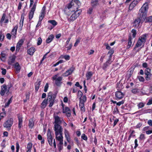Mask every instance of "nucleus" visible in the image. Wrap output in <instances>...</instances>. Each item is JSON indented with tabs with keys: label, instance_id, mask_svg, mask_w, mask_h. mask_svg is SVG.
<instances>
[{
	"label": "nucleus",
	"instance_id": "nucleus-37",
	"mask_svg": "<svg viewBox=\"0 0 152 152\" xmlns=\"http://www.w3.org/2000/svg\"><path fill=\"white\" fill-rule=\"evenodd\" d=\"M34 126V122L33 120L31 119L29 121V126L30 128H32Z\"/></svg>",
	"mask_w": 152,
	"mask_h": 152
},
{
	"label": "nucleus",
	"instance_id": "nucleus-4",
	"mask_svg": "<svg viewBox=\"0 0 152 152\" xmlns=\"http://www.w3.org/2000/svg\"><path fill=\"white\" fill-rule=\"evenodd\" d=\"M146 39V36L145 35H143L140 37L134 48V50H135L136 48L140 47L142 44H144L145 42Z\"/></svg>",
	"mask_w": 152,
	"mask_h": 152
},
{
	"label": "nucleus",
	"instance_id": "nucleus-34",
	"mask_svg": "<svg viewBox=\"0 0 152 152\" xmlns=\"http://www.w3.org/2000/svg\"><path fill=\"white\" fill-rule=\"evenodd\" d=\"M47 101L46 99H45L41 104V107L42 108H45L47 105Z\"/></svg>",
	"mask_w": 152,
	"mask_h": 152
},
{
	"label": "nucleus",
	"instance_id": "nucleus-5",
	"mask_svg": "<svg viewBox=\"0 0 152 152\" xmlns=\"http://www.w3.org/2000/svg\"><path fill=\"white\" fill-rule=\"evenodd\" d=\"M86 101V96H83L82 98H80L79 107L80 110L82 112L85 111V108L84 107L85 102Z\"/></svg>",
	"mask_w": 152,
	"mask_h": 152
},
{
	"label": "nucleus",
	"instance_id": "nucleus-58",
	"mask_svg": "<svg viewBox=\"0 0 152 152\" xmlns=\"http://www.w3.org/2000/svg\"><path fill=\"white\" fill-rule=\"evenodd\" d=\"M1 73L3 75H5L7 71L6 69L4 68H1Z\"/></svg>",
	"mask_w": 152,
	"mask_h": 152
},
{
	"label": "nucleus",
	"instance_id": "nucleus-7",
	"mask_svg": "<svg viewBox=\"0 0 152 152\" xmlns=\"http://www.w3.org/2000/svg\"><path fill=\"white\" fill-rule=\"evenodd\" d=\"M74 12L70 17L68 19V21L69 22H73L80 15L81 11H77Z\"/></svg>",
	"mask_w": 152,
	"mask_h": 152
},
{
	"label": "nucleus",
	"instance_id": "nucleus-35",
	"mask_svg": "<svg viewBox=\"0 0 152 152\" xmlns=\"http://www.w3.org/2000/svg\"><path fill=\"white\" fill-rule=\"evenodd\" d=\"M14 66H15V68L16 70L17 71H20V70L21 69V67H20V66L19 64V63L18 62L16 63L15 64Z\"/></svg>",
	"mask_w": 152,
	"mask_h": 152
},
{
	"label": "nucleus",
	"instance_id": "nucleus-22",
	"mask_svg": "<svg viewBox=\"0 0 152 152\" xmlns=\"http://www.w3.org/2000/svg\"><path fill=\"white\" fill-rule=\"evenodd\" d=\"M64 134L65 137L67 141L70 143L71 138L70 137V134L69 132L66 129H64Z\"/></svg>",
	"mask_w": 152,
	"mask_h": 152
},
{
	"label": "nucleus",
	"instance_id": "nucleus-47",
	"mask_svg": "<svg viewBox=\"0 0 152 152\" xmlns=\"http://www.w3.org/2000/svg\"><path fill=\"white\" fill-rule=\"evenodd\" d=\"M140 139L141 140H143L145 139V135L143 134H141L140 135Z\"/></svg>",
	"mask_w": 152,
	"mask_h": 152
},
{
	"label": "nucleus",
	"instance_id": "nucleus-36",
	"mask_svg": "<svg viewBox=\"0 0 152 152\" xmlns=\"http://www.w3.org/2000/svg\"><path fill=\"white\" fill-rule=\"evenodd\" d=\"M48 23L51 24L54 26H55L57 25V23L55 20H49L48 21Z\"/></svg>",
	"mask_w": 152,
	"mask_h": 152
},
{
	"label": "nucleus",
	"instance_id": "nucleus-50",
	"mask_svg": "<svg viewBox=\"0 0 152 152\" xmlns=\"http://www.w3.org/2000/svg\"><path fill=\"white\" fill-rule=\"evenodd\" d=\"M48 87V83H47L44 87V91L45 92H47Z\"/></svg>",
	"mask_w": 152,
	"mask_h": 152
},
{
	"label": "nucleus",
	"instance_id": "nucleus-13",
	"mask_svg": "<svg viewBox=\"0 0 152 152\" xmlns=\"http://www.w3.org/2000/svg\"><path fill=\"white\" fill-rule=\"evenodd\" d=\"M36 7V3L34 4L33 5L30 11L29 14V19L31 20L33 17L34 12L35 11Z\"/></svg>",
	"mask_w": 152,
	"mask_h": 152
},
{
	"label": "nucleus",
	"instance_id": "nucleus-51",
	"mask_svg": "<svg viewBox=\"0 0 152 152\" xmlns=\"http://www.w3.org/2000/svg\"><path fill=\"white\" fill-rule=\"evenodd\" d=\"M146 20L148 22L152 23V16L148 17L146 18Z\"/></svg>",
	"mask_w": 152,
	"mask_h": 152
},
{
	"label": "nucleus",
	"instance_id": "nucleus-9",
	"mask_svg": "<svg viewBox=\"0 0 152 152\" xmlns=\"http://www.w3.org/2000/svg\"><path fill=\"white\" fill-rule=\"evenodd\" d=\"M142 131L147 135L150 134H152V128L149 126H147L143 128Z\"/></svg>",
	"mask_w": 152,
	"mask_h": 152
},
{
	"label": "nucleus",
	"instance_id": "nucleus-55",
	"mask_svg": "<svg viewBox=\"0 0 152 152\" xmlns=\"http://www.w3.org/2000/svg\"><path fill=\"white\" fill-rule=\"evenodd\" d=\"M151 110L150 109H149L146 110H144L142 114L150 113L151 112Z\"/></svg>",
	"mask_w": 152,
	"mask_h": 152
},
{
	"label": "nucleus",
	"instance_id": "nucleus-26",
	"mask_svg": "<svg viewBox=\"0 0 152 152\" xmlns=\"http://www.w3.org/2000/svg\"><path fill=\"white\" fill-rule=\"evenodd\" d=\"M99 5L98 0H91V5L93 7H95Z\"/></svg>",
	"mask_w": 152,
	"mask_h": 152
},
{
	"label": "nucleus",
	"instance_id": "nucleus-32",
	"mask_svg": "<svg viewBox=\"0 0 152 152\" xmlns=\"http://www.w3.org/2000/svg\"><path fill=\"white\" fill-rule=\"evenodd\" d=\"M54 37V36L53 35L51 34L50 35L46 40V42L47 43L50 42L53 40Z\"/></svg>",
	"mask_w": 152,
	"mask_h": 152
},
{
	"label": "nucleus",
	"instance_id": "nucleus-23",
	"mask_svg": "<svg viewBox=\"0 0 152 152\" xmlns=\"http://www.w3.org/2000/svg\"><path fill=\"white\" fill-rule=\"evenodd\" d=\"M18 120V128L20 129L22 126L23 122V117L22 115H20V114H18L17 115Z\"/></svg>",
	"mask_w": 152,
	"mask_h": 152
},
{
	"label": "nucleus",
	"instance_id": "nucleus-46",
	"mask_svg": "<svg viewBox=\"0 0 152 152\" xmlns=\"http://www.w3.org/2000/svg\"><path fill=\"white\" fill-rule=\"evenodd\" d=\"M131 32L132 33V36L134 38L136 35V31L134 29H133L132 30Z\"/></svg>",
	"mask_w": 152,
	"mask_h": 152
},
{
	"label": "nucleus",
	"instance_id": "nucleus-8",
	"mask_svg": "<svg viewBox=\"0 0 152 152\" xmlns=\"http://www.w3.org/2000/svg\"><path fill=\"white\" fill-rule=\"evenodd\" d=\"M145 18L142 17V16H141L138 15V18L135 19L133 22V26L135 28H137L139 27L142 19H144Z\"/></svg>",
	"mask_w": 152,
	"mask_h": 152
},
{
	"label": "nucleus",
	"instance_id": "nucleus-21",
	"mask_svg": "<svg viewBox=\"0 0 152 152\" xmlns=\"http://www.w3.org/2000/svg\"><path fill=\"white\" fill-rule=\"evenodd\" d=\"M56 98V95L53 94L52 92H50L48 94V96L46 100L47 101L55 99Z\"/></svg>",
	"mask_w": 152,
	"mask_h": 152
},
{
	"label": "nucleus",
	"instance_id": "nucleus-19",
	"mask_svg": "<svg viewBox=\"0 0 152 152\" xmlns=\"http://www.w3.org/2000/svg\"><path fill=\"white\" fill-rule=\"evenodd\" d=\"M115 96L117 99H120L123 98L124 96V94L121 91H118L115 92Z\"/></svg>",
	"mask_w": 152,
	"mask_h": 152
},
{
	"label": "nucleus",
	"instance_id": "nucleus-24",
	"mask_svg": "<svg viewBox=\"0 0 152 152\" xmlns=\"http://www.w3.org/2000/svg\"><path fill=\"white\" fill-rule=\"evenodd\" d=\"M15 57L14 55H12L9 57L8 60V63L9 65H11L14 62L15 60Z\"/></svg>",
	"mask_w": 152,
	"mask_h": 152
},
{
	"label": "nucleus",
	"instance_id": "nucleus-44",
	"mask_svg": "<svg viewBox=\"0 0 152 152\" xmlns=\"http://www.w3.org/2000/svg\"><path fill=\"white\" fill-rule=\"evenodd\" d=\"M80 39H81L80 38H78L76 39V41L74 45V46L75 47H76L77 45L80 42Z\"/></svg>",
	"mask_w": 152,
	"mask_h": 152
},
{
	"label": "nucleus",
	"instance_id": "nucleus-49",
	"mask_svg": "<svg viewBox=\"0 0 152 152\" xmlns=\"http://www.w3.org/2000/svg\"><path fill=\"white\" fill-rule=\"evenodd\" d=\"M137 78L140 81L143 82L144 80V77L142 76H138L137 77Z\"/></svg>",
	"mask_w": 152,
	"mask_h": 152
},
{
	"label": "nucleus",
	"instance_id": "nucleus-16",
	"mask_svg": "<svg viewBox=\"0 0 152 152\" xmlns=\"http://www.w3.org/2000/svg\"><path fill=\"white\" fill-rule=\"evenodd\" d=\"M75 69V68L73 66L71 67L69 69L64 73L63 75L65 77L71 74Z\"/></svg>",
	"mask_w": 152,
	"mask_h": 152
},
{
	"label": "nucleus",
	"instance_id": "nucleus-2",
	"mask_svg": "<svg viewBox=\"0 0 152 152\" xmlns=\"http://www.w3.org/2000/svg\"><path fill=\"white\" fill-rule=\"evenodd\" d=\"M54 129L55 132L56 138L63 137V129L60 125L54 124Z\"/></svg>",
	"mask_w": 152,
	"mask_h": 152
},
{
	"label": "nucleus",
	"instance_id": "nucleus-62",
	"mask_svg": "<svg viewBox=\"0 0 152 152\" xmlns=\"http://www.w3.org/2000/svg\"><path fill=\"white\" fill-rule=\"evenodd\" d=\"M124 100H122L121 101L117 102V103H116V104L117 105L119 106H120L121 104H124Z\"/></svg>",
	"mask_w": 152,
	"mask_h": 152
},
{
	"label": "nucleus",
	"instance_id": "nucleus-42",
	"mask_svg": "<svg viewBox=\"0 0 152 152\" xmlns=\"http://www.w3.org/2000/svg\"><path fill=\"white\" fill-rule=\"evenodd\" d=\"M4 37V36L2 32L0 31V40L2 42L3 41Z\"/></svg>",
	"mask_w": 152,
	"mask_h": 152
},
{
	"label": "nucleus",
	"instance_id": "nucleus-33",
	"mask_svg": "<svg viewBox=\"0 0 152 152\" xmlns=\"http://www.w3.org/2000/svg\"><path fill=\"white\" fill-rule=\"evenodd\" d=\"M32 144L31 143H29L27 145L26 152H31Z\"/></svg>",
	"mask_w": 152,
	"mask_h": 152
},
{
	"label": "nucleus",
	"instance_id": "nucleus-52",
	"mask_svg": "<svg viewBox=\"0 0 152 152\" xmlns=\"http://www.w3.org/2000/svg\"><path fill=\"white\" fill-rule=\"evenodd\" d=\"M42 42V39L40 37L38 39L37 45H40L41 44Z\"/></svg>",
	"mask_w": 152,
	"mask_h": 152
},
{
	"label": "nucleus",
	"instance_id": "nucleus-10",
	"mask_svg": "<svg viewBox=\"0 0 152 152\" xmlns=\"http://www.w3.org/2000/svg\"><path fill=\"white\" fill-rule=\"evenodd\" d=\"M13 121L12 120L10 119L7 121L3 124L4 128H7L8 130L10 129V127L13 124Z\"/></svg>",
	"mask_w": 152,
	"mask_h": 152
},
{
	"label": "nucleus",
	"instance_id": "nucleus-63",
	"mask_svg": "<svg viewBox=\"0 0 152 152\" xmlns=\"http://www.w3.org/2000/svg\"><path fill=\"white\" fill-rule=\"evenodd\" d=\"M12 87V85L11 83H10L8 84L6 86V88H7V89L9 91L10 88Z\"/></svg>",
	"mask_w": 152,
	"mask_h": 152
},
{
	"label": "nucleus",
	"instance_id": "nucleus-20",
	"mask_svg": "<svg viewBox=\"0 0 152 152\" xmlns=\"http://www.w3.org/2000/svg\"><path fill=\"white\" fill-rule=\"evenodd\" d=\"M139 1L138 0H134L133 1L129 6V10H132L136 6Z\"/></svg>",
	"mask_w": 152,
	"mask_h": 152
},
{
	"label": "nucleus",
	"instance_id": "nucleus-25",
	"mask_svg": "<svg viewBox=\"0 0 152 152\" xmlns=\"http://www.w3.org/2000/svg\"><path fill=\"white\" fill-rule=\"evenodd\" d=\"M1 60L3 62L5 61L6 59V57L7 56V54L4 51H3L1 52Z\"/></svg>",
	"mask_w": 152,
	"mask_h": 152
},
{
	"label": "nucleus",
	"instance_id": "nucleus-41",
	"mask_svg": "<svg viewBox=\"0 0 152 152\" xmlns=\"http://www.w3.org/2000/svg\"><path fill=\"white\" fill-rule=\"evenodd\" d=\"M45 15V13L43 12H41V14L39 17V20L40 21H42Z\"/></svg>",
	"mask_w": 152,
	"mask_h": 152
},
{
	"label": "nucleus",
	"instance_id": "nucleus-14",
	"mask_svg": "<svg viewBox=\"0 0 152 152\" xmlns=\"http://www.w3.org/2000/svg\"><path fill=\"white\" fill-rule=\"evenodd\" d=\"M47 139L49 144L50 146H52L53 145L52 140L53 138L52 137L50 129H48V133L47 134Z\"/></svg>",
	"mask_w": 152,
	"mask_h": 152
},
{
	"label": "nucleus",
	"instance_id": "nucleus-18",
	"mask_svg": "<svg viewBox=\"0 0 152 152\" xmlns=\"http://www.w3.org/2000/svg\"><path fill=\"white\" fill-rule=\"evenodd\" d=\"M24 39H21L20 40L17 44L16 47V51H19L20 48L23 43Z\"/></svg>",
	"mask_w": 152,
	"mask_h": 152
},
{
	"label": "nucleus",
	"instance_id": "nucleus-31",
	"mask_svg": "<svg viewBox=\"0 0 152 152\" xmlns=\"http://www.w3.org/2000/svg\"><path fill=\"white\" fill-rule=\"evenodd\" d=\"M93 73L91 72H88L86 74V76L87 80L90 79L92 76Z\"/></svg>",
	"mask_w": 152,
	"mask_h": 152
},
{
	"label": "nucleus",
	"instance_id": "nucleus-3",
	"mask_svg": "<svg viewBox=\"0 0 152 152\" xmlns=\"http://www.w3.org/2000/svg\"><path fill=\"white\" fill-rule=\"evenodd\" d=\"M148 9V5L147 2L145 3L140 10L138 15L142 17L145 18L147 16V10Z\"/></svg>",
	"mask_w": 152,
	"mask_h": 152
},
{
	"label": "nucleus",
	"instance_id": "nucleus-17",
	"mask_svg": "<svg viewBox=\"0 0 152 152\" xmlns=\"http://www.w3.org/2000/svg\"><path fill=\"white\" fill-rule=\"evenodd\" d=\"M9 22L8 19L6 17V14H3L0 21V23L2 25L3 23H7Z\"/></svg>",
	"mask_w": 152,
	"mask_h": 152
},
{
	"label": "nucleus",
	"instance_id": "nucleus-60",
	"mask_svg": "<svg viewBox=\"0 0 152 152\" xmlns=\"http://www.w3.org/2000/svg\"><path fill=\"white\" fill-rule=\"evenodd\" d=\"M81 138L84 140H86L87 139V137L85 134H82L81 136Z\"/></svg>",
	"mask_w": 152,
	"mask_h": 152
},
{
	"label": "nucleus",
	"instance_id": "nucleus-45",
	"mask_svg": "<svg viewBox=\"0 0 152 152\" xmlns=\"http://www.w3.org/2000/svg\"><path fill=\"white\" fill-rule=\"evenodd\" d=\"M64 110L63 111V113H65L67 112H70V110L69 107H65V110H64V109H63Z\"/></svg>",
	"mask_w": 152,
	"mask_h": 152
},
{
	"label": "nucleus",
	"instance_id": "nucleus-59",
	"mask_svg": "<svg viewBox=\"0 0 152 152\" xmlns=\"http://www.w3.org/2000/svg\"><path fill=\"white\" fill-rule=\"evenodd\" d=\"M139 92V90L137 88H134L132 90V92L135 94Z\"/></svg>",
	"mask_w": 152,
	"mask_h": 152
},
{
	"label": "nucleus",
	"instance_id": "nucleus-57",
	"mask_svg": "<svg viewBox=\"0 0 152 152\" xmlns=\"http://www.w3.org/2000/svg\"><path fill=\"white\" fill-rule=\"evenodd\" d=\"M6 115V114L5 112L1 113L0 114V116L1 118L3 119Z\"/></svg>",
	"mask_w": 152,
	"mask_h": 152
},
{
	"label": "nucleus",
	"instance_id": "nucleus-40",
	"mask_svg": "<svg viewBox=\"0 0 152 152\" xmlns=\"http://www.w3.org/2000/svg\"><path fill=\"white\" fill-rule=\"evenodd\" d=\"M55 99H52V100H50V101H48V102L50 103L49 105V107H50L53 105L54 104Z\"/></svg>",
	"mask_w": 152,
	"mask_h": 152
},
{
	"label": "nucleus",
	"instance_id": "nucleus-54",
	"mask_svg": "<svg viewBox=\"0 0 152 152\" xmlns=\"http://www.w3.org/2000/svg\"><path fill=\"white\" fill-rule=\"evenodd\" d=\"M66 48H67V50H69L71 49L72 47V44L71 43L68 46L67 45L66 46H65Z\"/></svg>",
	"mask_w": 152,
	"mask_h": 152
},
{
	"label": "nucleus",
	"instance_id": "nucleus-48",
	"mask_svg": "<svg viewBox=\"0 0 152 152\" xmlns=\"http://www.w3.org/2000/svg\"><path fill=\"white\" fill-rule=\"evenodd\" d=\"M40 84V82H39L38 83L37 85H36L35 86V90L37 91L38 90Z\"/></svg>",
	"mask_w": 152,
	"mask_h": 152
},
{
	"label": "nucleus",
	"instance_id": "nucleus-61",
	"mask_svg": "<svg viewBox=\"0 0 152 152\" xmlns=\"http://www.w3.org/2000/svg\"><path fill=\"white\" fill-rule=\"evenodd\" d=\"M147 124L149 126H152V120L150 119L147 122Z\"/></svg>",
	"mask_w": 152,
	"mask_h": 152
},
{
	"label": "nucleus",
	"instance_id": "nucleus-64",
	"mask_svg": "<svg viewBox=\"0 0 152 152\" xmlns=\"http://www.w3.org/2000/svg\"><path fill=\"white\" fill-rule=\"evenodd\" d=\"M64 58L66 60H69L70 59V56L68 55L64 56Z\"/></svg>",
	"mask_w": 152,
	"mask_h": 152
},
{
	"label": "nucleus",
	"instance_id": "nucleus-15",
	"mask_svg": "<svg viewBox=\"0 0 152 152\" xmlns=\"http://www.w3.org/2000/svg\"><path fill=\"white\" fill-rule=\"evenodd\" d=\"M9 91L6 88V85L4 84L1 86L0 94L1 96H3L5 93L7 94Z\"/></svg>",
	"mask_w": 152,
	"mask_h": 152
},
{
	"label": "nucleus",
	"instance_id": "nucleus-1",
	"mask_svg": "<svg viewBox=\"0 0 152 152\" xmlns=\"http://www.w3.org/2000/svg\"><path fill=\"white\" fill-rule=\"evenodd\" d=\"M81 3L78 0H72L70 3L68 5V8L72 12H75L77 11H80L81 9H78L80 6L81 5Z\"/></svg>",
	"mask_w": 152,
	"mask_h": 152
},
{
	"label": "nucleus",
	"instance_id": "nucleus-28",
	"mask_svg": "<svg viewBox=\"0 0 152 152\" xmlns=\"http://www.w3.org/2000/svg\"><path fill=\"white\" fill-rule=\"evenodd\" d=\"M112 62L110 58H109V60L105 63L104 64L103 66V69H105Z\"/></svg>",
	"mask_w": 152,
	"mask_h": 152
},
{
	"label": "nucleus",
	"instance_id": "nucleus-29",
	"mask_svg": "<svg viewBox=\"0 0 152 152\" xmlns=\"http://www.w3.org/2000/svg\"><path fill=\"white\" fill-rule=\"evenodd\" d=\"M132 38L131 36H129L128 39V45L127 46V48H129L131 46L133 45V44H132Z\"/></svg>",
	"mask_w": 152,
	"mask_h": 152
},
{
	"label": "nucleus",
	"instance_id": "nucleus-27",
	"mask_svg": "<svg viewBox=\"0 0 152 152\" xmlns=\"http://www.w3.org/2000/svg\"><path fill=\"white\" fill-rule=\"evenodd\" d=\"M35 51V48L34 47H32L28 50L27 53L30 55H33Z\"/></svg>",
	"mask_w": 152,
	"mask_h": 152
},
{
	"label": "nucleus",
	"instance_id": "nucleus-6",
	"mask_svg": "<svg viewBox=\"0 0 152 152\" xmlns=\"http://www.w3.org/2000/svg\"><path fill=\"white\" fill-rule=\"evenodd\" d=\"M58 74H57L54 76L52 77L53 80L55 81V84L58 86H59L62 83L61 81L62 80V77L61 76H59Z\"/></svg>",
	"mask_w": 152,
	"mask_h": 152
},
{
	"label": "nucleus",
	"instance_id": "nucleus-43",
	"mask_svg": "<svg viewBox=\"0 0 152 152\" xmlns=\"http://www.w3.org/2000/svg\"><path fill=\"white\" fill-rule=\"evenodd\" d=\"M11 98H10V99H9L8 102L6 103L5 104L4 107H8L9 106V104H10V103L12 101H11Z\"/></svg>",
	"mask_w": 152,
	"mask_h": 152
},
{
	"label": "nucleus",
	"instance_id": "nucleus-11",
	"mask_svg": "<svg viewBox=\"0 0 152 152\" xmlns=\"http://www.w3.org/2000/svg\"><path fill=\"white\" fill-rule=\"evenodd\" d=\"M56 139L59 142L57 145V146L59 151H60L63 148V137L58 138H56Z\"/></svg>",
	"mask_w": 152,
	"mask_h": 152
},
{
	"label": "nucleus",
	"instance_id": "nucleus-53",
	"mask_svg": "<svg viewBox=\"0 0 152 152\" xmlns=\"http://www.w3.org/2000/svg\"><path fill=\"white\" fill-rule=\"evenodd\" d=\"M83 95V93L80 91H79L77 93V96L80 97V98H82V96Z\"/></svg>",
	"mask_w": 152,
	"mask_h": 152
},
{
	"label": "nucleus",
	"instance_id": "nucleus-39",
	"mask_svg": "<svg viewBox=\"0 0 152 152\" xmlns=\"http://www.w3.org/2000/svg\"><path fill=\"white\" fill-rule=\"evenodd\" d=\"M151 69L148 68L146 69L145 72V74L147 75H150Z\"/></svg>",
	"mask_w": 152,
	"mask_h": 152
},
{
	"label": "nucleus",
	"instance_id": "nucleus-12",
	"mask_svg": "<svg viewBox=\"0 0 152 152\" xmlns=\"http://www.w3.org/2000/svg\"><path fill=\"white\" fill-rule=\"evenodd\" d=\"M54 124H59L61 123L62 121H64L63 119L61 118L57 115H54Z\"/></svg>",
	"mask_w": 152,
	"mask_h": 152
},
{
	"label": "nucleus",
	"instance_id": "nucleus-56",
	"mask_svg": "<svg viewBox=\"0 0 152 152\" xmlns=\"http://www.w3.org/2000/svg\"><path fill=\"white\" fill-rule=\"evenodd\" d=\"M93 10L92 7L90 8L88 10L87 13L89 14H91L93 12Z\"/></svg>",
	"mask_w": 152,
	"mask_h": 152
},
{
	"label": "nucleus",
	"instance_id": "nucleus-30",
	"mask_svg": "<svg viewBox=\"0 0 152 152\" xmlns=\"http://www.w3.org/2000/svg\"><path fill=\"white\" fill-rule=\"evenodd\" d=\"M18 26H15L11 32V34L12 35H13L14 37H15V35H16V32Z\"/></svg>",
	"mask_w": 152,
	"mask_h": 152
},
{
	"label": "nucleus",
	"instance_id": "nucleus-38",
	"mask_svg": "<svg viewBox=\"0 0 152 152\" xmlns=\"http://www.w3.org/2000/svg\"><path fill=\"white\" fill-rule=\"evenodd\" d=\"M145 103L144 102H141L137 104V106L138 107V109L144 107L145 106Z\"/></svg>",
	"mask_w": 152,
	"mask_h": 152
}]
</instances>
